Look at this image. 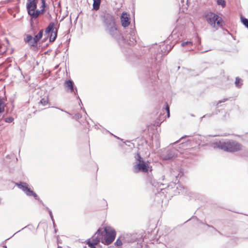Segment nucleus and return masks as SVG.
I'll use <instances>...</instances> for the list:
<instances>
[{"label": "nucleus", "mask_w": 248, "mask_h": 248, "mask_svg": "<svg viewBox=\"0 0 248 248\" xmlns=\"http://www.w3.org/2000/svg\"><path fill=\"white\" fill-rule=\"evenodd\" d=\"M217 3L219 5H221L223 7H224L226 5V2L224 0H217Z\"/></svg>", "instance_id": "obj_23"}, {"label": "nucleus", "mask_w": 248, "mask_h": 248, "mask_svg": "<svg viewBox=\"0 0 248 248\" xmlns=\"http://www.w3.org/2000/svg\"><path fill=\"white\" fill-rule=\"evenodd\" d=\"M0 106H4V101L3 100L2 98H0Z\"/></svg>", "instance_id": "obj_27"}, {"label": "nucleus", "mask_w": 248, "mask_h": 248, "mask_svg": "<svg viewBox=\"0 0 248 248\" xmlns=\"http://www.w3.org/2000/svg\"><path fill=\"white\" fill-rule=\"evenodd\" d=\"M135 158L136 164L133 167L134 172L135 173L139 172L147 173L149 169L148 163H146L143 158L138 153L135 156Z\"/></svg>", "instance_id": "obj_4"}, {"label": "nucleus", "mask_w": 248, "mask_h": 248, "mask_svg": "<svg viewBox=\"0 0 248 248\" xmlns=\"http://www.w3.org/2000/svg\"><path fill=\"white\" fill-rule=\"evenodd\" d=\"M104 235L102 229L99 228L92 237L88 240H91V242H93L94 244H98L100 242L104 244Z\"/></svg>", "instance_id": "obj_9"}, {"label": "nucleus", "mask_w": 248, "mask_h": 248, "mask_svg": "<svg viewBox=\"0 0 248 248\" xmlns=\"http://www.w3.org/2000/svg\"><path fill=\"white\" fill-rule=\"evenodd\" d=\"M165 109L167 112V117L169 118L170 117V108L168 104L166 105Z\"/></svg>", "instance_id": "obj_26"}, {"label": "nucleus", "mask_w": 248, "mask_h": 248, "mask_svg": "<svg viewBox=\"0 0 248 248\" xmlns=\"http://www.w3.org/2000/svg\"><path fill=\"white\" fill-rule=\"evenodd\" d=\"M46 210H48V212H49V214L50 215V217H51V219L53 222V225L54 226H55V222H54V218H53V215H52V211L50 209H49L48 207H46Z\"/></svg>", "instance_id": "obj_22"}, {"label": "nucleus", "mask_w": 248, "mask_h": 248, "mask_svg": "<svg viewBox=\"0 0 248 248\" xmlns=\"http://www.w3.org/2000/svg\"><path fill=\"white\" fill-rule=\"evenodd\" d=\"M46 0H27L26 7L31 19H36L45 11Z\"/></svg>", "instance_id": "obj_2"}, {"label": "nucleus", "mask_w": 248, "mask_h": 248, "mask_svg": "<svg viewBox=\"0 0 248 248\" xmlns=\"http://www.w3.org/2000/svg\"><path fill=\"white\" fill-rule=\"evenodd\" d=\"M48 103V99L47 98H42L39 102V103L42 104L43 106H46Z\"/></svg>", "instance_id": "obj_20"}, {"label": "nucleus", "mask_w": 248, "mask_h": 248, "mask_svg": "<svg viewBox=\"0 0 248 248\" xmlns=\"http://www.w3.org/2000/svg\"><path fill=\"white\" fill-rule=\"evenodd\" d=\"M208 23L212 27L217 29L223 26V20L221 17L213 13H209L205 15Z\"/></svg>", "instance_id": "obj_5"}, {"label": "nucleus", "mask_w": 248, "mask_h": 248, "mask_svg": "<svg viewBox=\"0 0 248 248\" xmlns=\"http://www.w3.org/2000/svg\"><path fill=\"white\" fill-rule=\"evenodd\" d=\"M178 151L175 149L168 150L165 154L161 155V158L164 160L173 159L177 155Z\"/></svg>", "instance_id": "obj_11"}, {"label": "nucleus", "mask_w": 248, "mask_h": 248, "mask_svg": "<svg viewBox=\"0 0 248 248\" xmlns=\"http://www.w3.org/2000/svg\"><path fill=\"white\" fill-rule=\"evenodd\" d=\"M64 89L67 92L76 95L78 93V90L74 87V83L71 80H66L64 83Z\"/></svg>", "instance_id": "obj_10"}, {"label": "nucleus", "mask_w": 248, "mask_h": 248, "mask_svg": "<svg viewBox=\"0 0 248 248\" xmlns=\"http://www.w3.org/2000/svg\"><path fill=\"white\" fill-rule=\"evenodd\" d=\"M14 121V118L12 117H9L5 118V122L6 123H12Z\"/></svg>", "instance_id": "obj_24"}, {"label": "nucleus", "mask_w": 248, "mask_h": 248, "mask_svg": "<svg viewBox=\"0 0 248 248\" xmlns=\"http://www.w3.org/2000/svg\"><path fill=\"white\" fill-rule=\"evenodd\" d=\"M227 99H224L222 100H220L218 101V103H217V105L219 103H222V102H225Z\"/></svg>", "instance_id": "obj_30"}, {"label": "nucleus", "mask_w": 248, "mask_h": 248, "mask_svg": "<svg viewBox=\"0 0 248 248\" xmlns=\"http://www.w3.org/2000/svg\"><path fill=\"white\" fill-rule=\"evenodd\" d=\"M193 45V43L191 41L184 42L181 43V46L185 47L186 46H191Z\"/></svg>", "instance_id": "obj_19"}, {"label": "nucleus", "mask_w": 248, "mask_h": 248, "mask_svg": "<svg viewBox=\"0 0 248 248\" xmlns=\"http://www.w3.org/2000/svg\"><path fill=\"white\" fill-rule=\"evenodd\" d=\"M86 244L88 245L90 248H96V245L97 244H94L93 242H91V240H87L86 241Z\"/></svg>", "instance_id": "obj_18"}, {"label": "nucleus", "mask_w": 248, "mask_h": 248, "mask_svg": "<svg viewBox=\"0 0 248 248\" xmlns=\"http://www.w3.org/2000/svg\"><path fill=\"white\" fill-rule=\"evenodd\" d=\"M235 85L238 88L241 87L242 85V80L238 77L236 78Z\"/></svg>", "instance_id": "obj_17"}, {"label": "nucleus", "mask_w": 248, "mask_h": 248, "mask_svg": "<svg viewBox=\"0 0 248 248\" xmlns=\"http://www.w3.org/2000/svg\"><path fill=\"white\" fill-rule=\"evenodd\" d=\"M45 35L49 36V41L53 42L56 39L57 36V30L55 27V23L51 22L49 24L45 31Z\"/></svg>", "instance_id": "obj_7"}, {"label": "nucleus", "mask_w": 248, "mask_h": 248, "mask_svg": "<svg viewBox=\"0 0 248 248\" xmlns=\"http://www.w3.org/2000/svg\"><path fill=\"white\" fill-rule=\"evenodd\" d=\"M24 40L25 42L31 46H35L37 45L36 41L31 35H27Z\"/></svg>", "instance_id": "obj_14"}, {"label": "nucleus", "mask_w": 248, "mask_h": 248, "mask_svg": "<svg viewBox=\"0 0 248 248\" xmlns=\"http://www.w3.org/2000/svg\"><path fill=\"white\" fill-rule=\"evenodd\" d=\"M16 185L17 186L19 189L24 191L27 196H33L35 199H38L37 194L28 187V185L26 183H16Z\"/></svg>", "instance_id": "obj_8"}, {"label": "nucleus", "mask_w": 248, "mask_h": 248, "mask_svg": "<svg viewBox=\"0 0 248 248\" xmlns=\"http://www.w3.org/2000/svg\"><path fill=\"white\" fill-rule=\"evenodd\" d=\"M100 4V0H93V7L95 10H98L99 8Z\"/></svg>", "instance_id": "obj_15"}, {"label": "nucleus", "mask_w": 248, "mask_h": 248, "mask_svg": "<svg viewBox=\"0 0 248 248\" xmlns=\"http://www.w3.org/2000/svg\"><path fill=\"white\" fill-rule=\"evenodd\" d=\"M4 111V106H0V113Z\"/></svg>", "instance_id": "obj_28"}, {"label": "nucleus", "mask_w": 248, "mask_h": 248, "mask_svg": "<svg viewBox=\"0 0 248 248\" xmlns=\"http://www.w3.org/2000/svg\"><path fill=\"white\" fill-rule=\"evenodd\" d=\"M186 137V136L182 137V138H181L179 140L177 141L176 142H179V141L180 140H181V139H184V138H185Z\"/></svg>", "instance_id": "obj_31"}, {"label": "nucleus", "mask_w": 248, "mask_h": 248, "mask_svg": "<svg viewBox=\"0 0 248 248\" xmlns=\"http://www.w3.org/2000/svg\"><path fill=\"white\" fill-rule=\"evenodd\" d=\"M58 248H62L61 247L58 246Z\"/></svg>", "instance_id": "obj_32"}, {"label": "nucleus", "mask_w": 248, "mask_h": 248, "mask_svg": "<svg viewBox=\"0 0 248 248\" xmlns=\"http://www.w3.org/2000/svg\"><path fill=\"white\" fill-rule=\"evenodd\" d=\"M137 238L135 234H126L123 236V240L128 243H132L136 241Z\"/></svg>", "instance_id": "obj_13"}, {"label": "nucleus", "mask_w": 248, "mask_h": 248, "mask_svg": "<svg viewBox=\"0 0 248 248\" xmlns=\"http://www.w3.org/2000/svg\"><path fill=\"white\" fill-rule=\"evenodd\" d=\"M214 148H218L225 151L234 152L239 151L242 148V145L235 140H219L212 144Z\"/></svg>", "instance_id": "obj_3"}, {"label": "nucleus", "mask_w": 248, "mask_h": 248, "mask_svg": "<svg viewBox=\"0 0 248 248\" xmlns=\"http://www.w3.org/2000/svg\"><path fill=\"white\" fill-rule=\"evenodd\" d=\"M115 245L117 246H120L122 245V240L120 238H118L115 243Z\"/></svg>", "instance_id": "obj_25"}, {"label": "nucleus", "mask_w": 248, "mask_h": 248, "mask_svg": "<svg viewBox=\"0 0 248 248\" xmlns=\"http://www.w3.org/2000/svg\"><path fill=\"white\" fill-rule=\"evenodd\" d=\"M43 33V30H41L39 31V33L35 36L34 39L36 41V43L42 37Z\"/></svg>", "instance_id": "obj_16"}, {"label": "nucleus", "mask_w": 248, "mask_h": 248, "mask_svg": "<svg viewBox=\"0 0 248 248\" xmlns=\"http://www.w3.org/2000/svg\"><path fill=\"white\" fill-rule=\"evenodd\" d=\"M183 188V189L182 190L181 189H180L181 190V192L180 191H179V193H181L182 194H183L185 192V188L184 187H182Z\"/></svg>", "instance_id": "obj_29"}, {"label": "nucleus", "mask_w": 248, "mask_h": 248, "mask_svg": "<svg viewBox=\"0 0 248 248\" xmlns=\"http://www.w3.org/2000/svg\"><path fill=\"white\" fill-rule=\"evenodd\" d=\"M241 20L243 24L247 27H248V19L242 16L241 17Z\"/></svg>", "instance_id": "obj_21"}, {"label": "nucleus", "mask_w": 248, "mask_h": 248, "mask_svg": "<svg viewBox=\"0 0 248 248\" xmlns=\"http://www.w3.org/2000/svg\"><path fill=\"white\" fill-rule=\"evenodd\" d=\"M102 232H104V244L108 245L111 244L115 239L116 232L115 230L110 227L107 226L102 229Z\"/></svg>", "instance_id": "obj_6"}, {"label": "nucleus", "mask_w": 248, "mask_h": 248, "mask_svg": "<svg viewBox=\"0 0 248 248\" xmlns=\"http://www.w3.org/2000/svg\"><path fill=\"white\" fill-rule=\"evenodd\" d=\"M103 23L106 33L114 39L120 46H123L126 44L134 45L136 43L137 36L134 28L127 29L124 36L118 29L113 15L109 14H105L103 18Z\"/></svg>", "instance_id": "obj_1"}, {"label": "nucleus", "mask_w": 248, "mask_h": 248, "mask_svg": "<svg viewBox=\"0 0 248 248\" xmlns=\"http://www.w3.org/2000/svg\"><path fill=\"white\" fill-rule=\"evenodd\" d=\"M130 19L129 15L126 12H123L120 17L122 26L124 28L127 27L130 23Z\"/></svg>", "instance_id": "obj_12"}]
</instances>
